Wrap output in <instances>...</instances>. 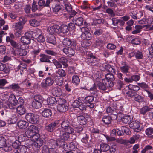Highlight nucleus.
<instances>
[{
  "label": "nucleus",
  "mask_w": 153,
  "mask_h": 153,
  "mask_svg": "<svg viewBox=\"0 0 153 153\" xmlns=\"http://www.w3.org/2000/svg\"><path fill=\"white\" fill-rule=\"evenodd\" d=\"M66 101L64 99L57 98V104H58L57 106L63 105L66 104Z\"/></svg>",
  "instance_id": "nucleus-61"
},
{
  "label": "nucleus",
  "mask_w": 153,
  "mask_h": 153,
  "mask_svg": "<svg viewBox=\"0 0 153 153\" xmlns=\"http://www.w3.org/2000/svg\"><path fill=\"white\" fill-rule=\"evenodd\" d=\"M25 134L27 137L28 138H33V139L34 138H36V136L38 135L33 132L28 130L25 132Z\"/></svg>",
  "instance_id": "nucleus-45"
},
{
  "label": "nucleus",
  "mask_w": 153,
  "mask_h": 153,
  "mask_svg": "<svg viewBox=\"0 0 153 153\" xmlns=\"http://www.w3.org/2000/svg\"><path fill=\"white\" fill-rule=\"evenodd\" d=\"M0 71H2L3 74H7L10 72V70L7 67L6 64L0 62Z\"/></svg>",
  "instance_id": "nucleus-28"
},
{
  "label": "nucleus",
  "mask_w": 153,
  "mask_h": 153,
  "mask_svg": "<svg viewBox=\"0 0 153 153\" xmlns=\"http://www.w3.org/2000/svg\"><path fill=\"white\" fill-rule=\"evenodd\" d=\"M113 105H114V107H115L114 108L116 110V111H117V115L119 114L121 115L122 114H124V109L123 108V106L117 105L116 103H114Z\"/></svg>",
  "instance_id": "nucleus-31"
},
{
  "label": "nucleus",
  "mask_w": 153,
  "mask_h": 153,
  "mask_svg": "<svg viewBox=\"0 0 153 153\" xmlns=\"http://www.w3.org/2000/svg\"><path fill=\"white\" fill-rule=\"evenodd\" d=\"M13 26L16 30L21 31L23 28V25L20 22L16 23Z\"/></svg>",
  "instance_id": "nucleus-64"
},
{
  "label": "nucleus",
  "mask_w": 153,
  "mask_h": 153,
  "mask_svg": "<svg viewBox=\"0 0 153 153\" xmlns=\"http://www.w3.org/2000/svg\"><path fill=\"white\" fill-rule=\"evenodd\" d=\"M81 37L83 40H89L91 39L92 35L88 29L86 28H85L84 31L82 32Z\"/></svg>",
  "instance_id": "nucleus-13"
},
{
  "label": "nucleus",
  "mask_w": 153,
  "mask_h": 153,
  "mask_svg": "<svg viewBox=\"0 0 153 153\" xmlns=\"http://www.w3.org/2000/svg\"><path fill=\"white\" fill-rule=\"evenodd\" d=\"M108 83L107 82V80L105 79H102V81H97L94 83L93 87H91L90 88V91H93L96 90L97 87L100 90L105 91L109 88H112L109 85H108Z\"/></svg>",
  "instance_id": "nucleus-1"
},
{
  "label": "nucleus",
  "mask_w": 153,
  "mask_h": 153,
  "mask_svg": "<svg viewBox=\"0 0 153 153\" xmlns=\"http://www.w3.org/2000/svg\"><path fill=\"white\" fill-rule=\"evenodd\" d=\"M140 123L138 121H133L129 124V126L134 130L135 132H139L141 130L140 128Z\"/></svg>",
  "instance_id": "nucleus-9"
},
{
  "label": "nucleus",
  "mask_w": 153,
  "mask_h": 153,
  "mask_svg": "<svg viewBox=\"0 0 153 153\" xmlns=\"http://www.w3.org/2000/svg\"><path fill=\"white\" fill-rule=\"evenodd\" d=\"M3 149L5 152H9L11 153H13V152H15V150L11 146H5V145L3 148Z\"/></svg>",
  "instance_id": "nucleus-56"
},
{
  "label": "nucleus",
  "mask_w": 153,
  "mask_h": 153,
  "mask_svg": "<svg viewBox=\"0 0 153 153\" xmlns=\"http://www.w3.org/2000/svg\"><path fill=\"white\" fill-rule=\"evenodd\" d=\"M70 134L64 131V132H63L62 134H60V138L63 140H67L70 138Z\"/></svg>",
  "instance_id": "nucleus-58"
},
{
  "label": "nucleus",
  "mask_w": 153,
  "mask_h": 153,
  "mask_svg": "<svg viewBox=\"0 0 153 153\" xmlns=\"http://www.w3.org/2000/svg\"><path fill=\"white\" fill-rule=\"evenodd\" d=\"M129 90H132L134 92H137L139 91L140 88L138 86L129 84L128 86Z\"/></svg>",
  "instance_id": "nucleus-52"
},
{
  "label": "nucleus",
  "mask_w": 153,
  "mask_h": 153,
  "mask_svg": "<svg viewBox=\"0 0 153 153\" xmlns=\"http://www.w3.org/2000/svg\"><path fill=\"white\" fill-rule=\"evenodd\" d=\"M25 118L27 121L32 124L37 123L39 119V116L33 113H27Z\"/></svg>",
  "instance_id": "nucleus-7"
},
{
  "label": "nucleus",
  "mask_w": 153,
  "mask_h": 153,
  "mask_svg": "<svg viewBox=\"0 0 153 153\" xmlns=\"http://www.w3.org/2000/svg\"><path fill=\"white\" fill-rule=\"evenodd\" d=\"M112 120V117L109 116H104L102 119V121L105 125L110 124Z\"/></svg>",
  "instance_id": "nucleus-37"
},
{
  "label": "nucleus",
  "mask_w": 153,
  "mask_h": 153,
  "mask_svg": "<svg viewBox=\"0 0 153 153\" xmlns=\"http://www.w3.org/2000/svg\"><path fill=\"white\" fill-rule=\"evenodd\" d=\"M57 98L51 97H48L47 99L48 104L51 105H54L57 104Z\"/></svg>",
  "instance_id": "nucleus-34"
},
{
  "label": "nucleus",
  "mask_w": 153,
  "mask_h": 153,
  "mask_svg": "<svg viewBox=\"0 0 153 153\" xmlns=\"http://www.w3.org/2000/svg\"><path fill=\"white\" fill-rule=\"evenodd\" d=\"M52 94L55 96L59 97L62 94V91L60 88L54 87L51 90Z\"/></svg>",
  "instance_id": "nucleus-23"
},
{
  "label": "nucleus",
  "mask_w": 153,
  "mask_h": 153,
  "mask_svg": "<svg viewBox=\"0 0 153 153\" xmlns=\"http://www.w3.org/2000/svg\"><path fill=\"white\" fill-rule=\"evenodd\" d=\"M86 55L87 57L86 59V61L89 65L98 66L100 65V60L92 53H87Z\"/></svg>",
  "instance_id": "nucleus-2"
},
{
  "label": "nucleus",
  "mask_w": 153,
  "mask_h": 153,
  "mask_svg": "<svg viewBox=\"0 0 153 153\" xmlns=\"http://www.w3.org/2000/svg\"><path fill=\"white\" fill-rule=\"evenodd\" d=\"M19 88V85L18 83H13L11 85H10L8 86L5 87L4 88L8 89H11L14 90H17Z\"/></svg>",
  "instance_id": "nucleus-50"
},
{
  "label": "nucleus",
  "mask_w": 153,
  "mask_h": 153,
  "mask_svg": "<svg viewBox=\"0 0 153 153\" xmlns=\"http://www.w3.org/2000/svg\"><path fill=\"white\" fill-rule=\"evenodd\" d=\"M58 60L65 68L68 67V66L67 64L68 60L65 57H61L58 59Z\"/></svg>",
  "instance_id": "nucleus-51"
},
{
  "label": "nucleus",
  "mask_w": 153,
  "mask_h": 153,
  "mask_svg": "<svg viewBox=\"0 0 153 153\" xmlns=\"http://www.w3.org/2000/svg\"><path fill=\"white\" fill-rule=\"evenodd\" d=\"M104 68L109 73L116 74V71L113 66H111L110 65L107 64L105 65Z\"/></svg>",
  "instance_id": "nucleus-33"
},
{
  "label": "nucleus",
  "mask_w": 153,
  "mask_h": 153,
  "mask_svg": "<svg viewBox=\"0 0 153 153\" xmlns=\"http://www.w3.org/2000/svg\"><path fill=\"white\" fill-rule=\"evenodd\" d=\"M8 41H6L7 43H10L11 45L14 48H17L19 47L18 44L13 40H10L9 39Z\"/></svg>",
  "instance_id": "nucleus-63"
},
{
  "label": "nucleus",
  "mask_w": 153,
  "mask_h": 153,
  "mask_svg": "<svg viewBox=\"0 0 153 153\" xmlns=\"http://www.w3.org/2000/svg\"><path fill=\"white\" fill-rule=\"evenodd\" d=\"M131 117L129 115H126L122 118V122L125 124H130L131 122Z\"/></svg>",
  "instance_id": "nucleus-42"
},
{
  "label": "nucleus",
  "mask_w": 153,
  "mask_h": 153,
  "mask_svg": "<svg viewBox=\"0 0 153 153\" xmlns=\"http://www.w3.org/2000/svg\"><path fill=\"white\" fill-rule=\"evenodd\" d=\"M27 129L28 130H29L32 132H33L36 134L38 135H39V134H38V133H39V132L38 127L34 125H32L29 126Z\"/></svg>",
  "instance_id": "nucleus-38"
},
{
  "label": "nucleus",
  "mask_w": 153,
  "mask_h": 153,
  "mask_svg": "<svg viewBox=\"0 0 153 153\" xmlns=\"http://www.w3.org/2000/svg\"><path fill=\"white\" fill-rule=\"evenodd\" d=\"M81 141L83 143L87 144L88 143L89 136L88 134L86 133H82L81 135Z\"/></svg>",
  "instance_id": "nucleus-35"
},
{
  "label": "nucleus",
  "mask_w": 153,
  "mask_h": 153,
  "mask_svg": "<svg viewBox=\"0 0 153 153\" xmlns=\"http://www.w3.org/2000/svg\"><path fill=\"white\" fill-rule=\"evenodd\" d=\"M145 133L147 136H150L151 138H153V135H152L153 134V128L150 127L147 128L145 130Z\"/></svg>",
  "instance_id": "nucleus-53"
},
{
  "label": "nucleus",
  "mask_w": 153,
  "mask_h": 153,
  "mask_svg": "<svg viewBox=\"0 0 153 153\" xmlns=\"http://www.w3.org/2000/svg\"><path fill=\"white\" fill-rule=\"evenodd\" d=\"M60 121L59 120H56L49 124H46L45 126V129L48 132H53L56 128L58 127L60 124Z\"/></svg>",
  "instance_id": "nucleus-6"
},
{
  "label": "nucleus",
  "mask_w": 153,
  "mask_h": 153,
  "mask_svg": "<svg viewBox=\"0 0 153 153\" xmlns=\"http://www.w3.org/2000/svg\"><path fill=\"white\" fill-rule=\"evenodd\" d=\"M76 148L77 146L73 142H71V143H68L66 144L65 149L72 150Z\"/></svg>",
  "instance_id": "nucleus-30"
},
{
  "label": "nucleus",
  "mask_w": 153,
  "mask_h": 153,
  "mask_svg": "<svg viewBox=\"0 0 153 153\" xmlns=\"http://www.w3.org/2000/svg\"><path fill=\"white\" fill-rule=\"evenodd\" d=\"M27 69V65L24 62H21L17 68H16V71H18L19 70L23 71V69Z\"/></svg>",
  "instance_id": "nucleus-59"
},
{
  "label": "nucleus",
  "mask_w": 153,
  "mask_h": 153,
  "mask_svg": "<svg viewBox=\"0 0 153 153\" xmlns=\"http://www.w3.org/2000/svg\"><path fill=\"white\" fill-rule=\"evenodd\" d=\"M32 106L36 109H39L41 107L42 104L44 101V98L41 95L36 94L33 97Z\"/></svg>",
  "instance_id": "nucleus-3"
},
{
  "label": "nucleus",
  "mask_w": 153,
  "mask_h": 153,
  "mask_svg": "<svg viewBox=\"0 0 153 153\" xmlns=\"http://www.w3.org/2000/svg\"><path fill=\"white\" fill-rule=\"evenodd\" d=\"M42 114L43 117H45L49 118L52 115V111L49 109L45 108L42 111Z\"/></svg>",
  "instance_id": "nucleus-27"
},
{
  "label": "nucleus",
  "mask_w": 153,
  "mask_h": 153,
  "mask_svg": "<svg viewBox=\"0 0 153 153\" xmlns=\"http://www.w3.org/2000/svg\"><path fill=\"white\" fill-rule=\"evenodd\" d=\"M72 82L76 85L78 84L80 82V79L79 77L76 75H74L72 77Z\"/></svg>",
  "instance_id": "nucleus-62"
},
{
  "label": "nucleus",
  "mask_w": 153,
  "mask_h": 153,
  "mask_svg": "<svg viewBox=\"0 0 153 153\" xmlns=\"http://www.w3.org/2000/svg\"><path fill=\"white\" fill-rule=\"evenodd\" d=\"M100 147L102 151L106 152L110 149V146L107 144L102 143L100 145Z\"/></svg>",
  "instance_id": "nucleus-43"
},
{
  "label": "nucleus",
  "mask_w": 153,
  "mask_h": 153,
  "mask_svg": "<svg viewBox=\"0 0 153 153\" xmlns=\"http://www.w3.org/2000/svg\"><path fill=\"white\" fill-rule=\"evenodd\" d=\"M85 104L90 108H93L95 105L94 102V97L93 96H88L85 97Z\"/></svg>",
  "instance_id": "nucleus-12"
},
{
  "label": "nucleus",
  "mask_w": 153,
  "mask_h": 153,
  "mask_svg": "<svg viewBox=\"0 0 153 153\" xmlns=\"http://www.w3.org/2000/svg\"><path fill=\"white\" fill-rule=\"evenodd\" d=\"M77 121L81 125H85L87 122V119L82 115H80L77 117Z\"/></svg>",
  "instance_id": "nucleus-26"
},
{
  "label": "nucleus",
  "mask_w": 153,
  "mask_h": 153,
  "mask_svg": "<svg viewBox=\"0 0 153 153\" xmlns=\"http://www.w3.org/2000/svg\"><path fill=\"white\" fill-rule=\"evenodd\" d=\"M28 149V147L25 146L23 145H21V146L19 147V149H16L17 151L19 153H26Z\"/></svg>",
  "instance_id": "nucleus-49"
},
{
  "label": "nucleus",
  "mask_w": 153,
  "mask_h": 153,
  "mask_svg": "<svg viewBox=\"0 0 153 153\" xmlns=\"http://www.w3.org/2000/svg\"><path fill=\"white\" fill-rule=\"evenodd\" d=\"M50 4V0H46V1L45 0H39L38 2L39 7H40L41 10L45 7H49Z\"/></svg>",
  "instance_id": "nucleus-19"
},
{
  "label": "nucleus",
  "mask_w": 153,
  "mask_h": 153,
  "mask_svg": "<svg viewBox=\"0 0 153 153\" xmlns=\"http://www.w3.org/2000/svg\"><path fill=\"white\" fill-rule=\"evenodd\" d=\"M17 51V54L20 56H26L27 54V51L25 49L18 48Z\"/></svg>",
  "instance_id": "nucleus-54"
},
{
  "label": "nucleus",
  "mask_w": 153,
  "mask_h": 153,
  "mask_svg": "<svg viewBox=\"0 0 153 153\" xmlns=\"http://www.w3.org/2000/svg\"><path fill=\"white\" fill-rule=\"evenodd\" d=\"M39 7V5L37 4L36 2L34 1L32 5L31 10L32 11L34 12L37 10H38L39 11H41V10Z\"/></svg>",
  "instance_id": "nucleus-44"
},
{
  "label": "nucleus",
  "mask_w": 153,
  "mask_h": 153,
  "mask_svg": "<svg viewBox=\"0 0 153 153\" xmlns=\"http://www.w3.org/2000/svg\"><path fill=\"white\" fill-rule=\"evenodd\" d=\"M135 57L137 59L140 60L143 58V53L139 50L135 51Z\"/></svg>",
  "instance_id": "nucleus-48"
},
{
  "label": "nucleus",
  "mask_w": 153,
  "mask_h": 153,
  "mask_svg": "<svg viewBox=\"0 0 153 153\" xmlns=\"http://www.w3.org/2000/svg\"><path fill=\"white\" fill-rule=\"evenodd\" d=\"M114 105L113 107L109 106L106 109V111L108 114L109 115H114L116 117V118H117V112L115 109Z\"/></svg>",
  "instance_id": "nucleus-22"
},
{
  "label": "nucleus",
  "mask_w": 153,
  "mask_h": 153,
  "mask_svg": "<svg viewBox=\"0 0 153 153\" xmlns=\"http://www.w3.org/2000/svg\"><path fill=\"white\" fill-rule=\"evenodd\" d=\"M64 131L69 134H71L74 133V129L71 126L69 125L64 130Z\"/></svg>",
  "instance_id": "nucleus-60"
},
{
  "label": "nucleus",
  "mask_w": 153,
  "mask_h": 153,
  "mask_svg": "<svg viewBox=\"0 0 153 153\" xmlns=\"http://www.w3.org/2000/svg\"><path fill=\"white\" fill-rule=\"evenodd\" d=\"M28 32L32 38V39H36L42 33L41 30L39 29L36 30L34 31H28Z\"/></svg>",
  "instance_id": "nucleus-20"
},
{
  "label": "nucleus",
  "mask_w": 153,
  "mask_h": 153,
  "mask_svg": "<svg viewBox=\"0 0 153 153\" xmlns=\"http://www.w3.org/2000/svg\"><path fill=\"white\" fill-rule=\"evenodd\" d=\"M105 79L107 80L108 85L112 87L114 85V81L115 79L114 75L112 74V73H107L105 76Z\"/></svg>",
  "instance_id": "nucleus-10"
},
{
  "label": "nucleus",
  "mask_w": 153,
  "mask_h": 153,
  "mask_svg": "<svg viewBox=\"0 0 153 153\" xmlns=\"http://www.w3.org/2000/svg\"><path fill=\"white\" fill-rule=\"evenodd\" d=\"M40 61L42 62H47L50 63V59L51 58V56L46 55L44 54H41L39 55Z\"/></svg>",
  "instance_id": "nucleus-24"
},
{
  "label": "nucleus",
  "mask_w": 153,
  "mask_h": 153,
  "mask_svg": "<svg viewBox=\"0 0 153 153\" xmlns=\"http://www.w3.org/2000/svg\"><path fill=\"white\" fill-rule=\"evenodd\" d=\"M9 102L13 105L16 106L18 105H24V100L22 97H19L17 100L15 96L13 94H11L8 98Z\"/></svg>",
  "instance_id": "nucleus-5"
},
{
  "label": "nucleus",
  "mask_w": 153,
  "mask_h": 153,
  "mask_svg": "<svg viewBox=\"0 0 153 153\" xmlns=\"http://www.w3.org/2000/svg\"><path fill=\"white\" fill-rule=\"evenodd\" d=\"M150 109L151 108H149L148 106L146 105L140 109V113L142 115H145L146 113L149 111Z\"/></svg>",
  "instance_id": "nucleus-47"
},
{
  "label": "nucleus",
  "mask_w": 153,
  "mask_h": 153,
  "mask_svg": "<svg viewBox=\"0 0 153 153\" xmlns=\"http://www.w3.org/2000/svg\"><path fill=\"white\" fill-rule=\"evenodd\" d=\"M17 124L20 129H25L28 126L29 123L25 121L20 120L17 122Z\"/></svg>",
  "instance_id": "nucleus-25"
},
{
  "label": "nucleus",
  "mask_w": 153,
  "mask_h": 153,
  "mask_svg": "<svg viewBox=\"0 0 153 153\" xmlns=\"http://www.w3.org/2000/svg\"><path fill=\"white\" fill-rule=\"evenodd\" d=\"M103 33V30L101 27H98L97 28H95V30L94 33V34L96 36H99L102 35Z\"/></svg>",
  "instance_id": "nucleus-57"
},
{
  "label": "nucleus",
  "mask_w": 153,
  "mask_h": 153,
  "mask_svg": "<svg viewBox=\"0 0 153 153\" xmlns=\"http://www.w3.org/2000/svg\"><path fill=\"white\" fill-rule=\"evenodd\" d=\"M62 43L64 45L66 46L75 47L76 45L75 40L68 38H64L62 41Z\"/></svg>",
  "instance_id": "nucleus-15"
},
{
  "label": "nucleus",
  "mask_w": 153,
  "mask_h": 153,
  "mask_svg": "<svg viewBox=\"0 0 153 153\" xmlns=\"http://www.w3.org/2000/svg\"><path fill=\"white\" fill-rule=\"evenodd\" d=\"M47 42L53 45H55L56 43V39L55 36L52 35H50L48 36L47 39Z\"/></svg>",
  "instance_id": "nucleus-39"
},
{
  "label": "nucleus",
  "mask_w": 153,
  "mask_h": 153,
  "mask_svg": "<svg viewBox=\"0 0 153 153\" xmlns=\"http://www.w3.org/2000/svg\"><path fill=\"white\" fill-rule=\"evenodd\" d=\"M73 21L75 24L77 26H82L86 25V22L85 20H84L83 18L81 17L74 19Z\"/></svg>",
  "instance_id": "nucleus-16"
},
{
  "label": "nucleus",
  "mask_w": 153,
  "mask_h": 153,
  "mask_svg": "<svg viewBox=\"0 0 153 153\" xmlns=\"http://www.w3.org/2000/svg\"><path fill=\"white\" fill-rule=\"evenodd\" d=\"M25 137L23 135H20L18 137V140H16L13 142L12 147L13 149H15L14 150H16L19 148V147L21 146V141L23 142L25 140Z\"/></svg>",
  "instance_id": "nucleus-8"
},
{
  "label": "nucleus",
  "mask_w": 153,
  "mask_h": 153,
  "mask_svg": "<svg viewBox=\"0 0 153 153\" xmlns=\"http://www.w3.org/2000/svg\"><path fill=\"white\" fill-rule=\"evenodd\" d=\"M57 109L60 112H65L68 110V105L65 104L62 105L57 106Z\"/></svg>",
  "instance_id": "nucleus-40"
},
{
  "label": "nucleus",
  "mask_w": 153,
  "mask_h": 153,
  "mask_svg": "<svg viewBox=\"0 0 153 153\" xmlns=\"http://www.w3.org/2000/svg\"><path fill=\"white\" fill-rule=\"evenodd\" d=\"M35 140L33 143V146L36 149H38L43 144V140L42 139L40 138H34Z\"/></svg>",
  "instance_id": "nucleus-21"
},
{
  "label": "nucleus",
  "mask_w": 153,
  "mask_h": 153,
  "mask_svg": "<svg viewBox=\"0 0 153 153\" xmlns=\"http://www.w3.org/2000/svg\"><path fill=\"white\" fill-rule=\"evenodd\" d=\"M123 66L120 67L121 72L123 74H126L127 76H128L129 74H127L129 73V70L130 68L129 65L126 64V62H124L123 64Z\"/></svg>",
  "instance_id": "nucleus-18"
},
{
  "label": "nucleus",
  "mask_w": 153,
  "mask_h": 153,
  "mask_svg": "<svg viewBox=\"0 0 153 153\" xmlns=\"http://www.w3.org/2000/svg\"><path fill=\"white\" fill-rule=\"evenodd\" d=\"M61 33H62L64 34L67 33L69 31L67 25L63 24L60 26Z\"/></svg>",
  "instance_id": "nucleus-46"
},
{
  "label": "nucleus",
  "mask_w": 153,
  "mask_h": 153,
  "mask_svg": "<svg viewBox=\"0 0 153 153\" xmlns=\"http://www.w3.org/2000/svg\"><path fill=\"white\" fill-rule=\"evenodd\" d=\"M56 142V140H55L54 139H51L49 140L48 143L51 147L56 148H57Z\"/></svg>",
  "instance_id": "nucleus-55"
},
{
  "label": "nucleus",
  "mask_w": 153,
  "mask_h": 153,
  "mask_svg": "<svg viewBox=\"0 0 153 153\" xmlns=\"http://www.w3.org/2000/svg\"><path fill=\"white\" fill-rule=\"evenodd\" d=\"M63 52L68 57L74 56L75 53V50L70 47L65 48L63 49Z\"/></svg>",
  "instance_id": "nucleus-17"
},
{
  "label": "nucleus",
  "mask_w": 153,
  "mask_h": 153,
  "mask_svg": "<svg viewBox=\"0 0 153 153\" xmlns=\"http://www.w3.org/2000/svg\"><path fill=\"white\" fill-rule=\"evenodd\" d=\"M56 141L57 148L63 147L65 149L66 145V143L65 140L60 138L56 140Z\"/></svg>",
  "instance_id": "nucleus-32"
},
{
  "label": "nucleus",
  "mask_w": 153,
  "mask_h": 153,
  "mask_svg": "<svg viewBox=\"0 0 153 153\" xmlns=\"http://www.w3.org/2000/svg\"><path fill=\"white\" fill-rule=\"evenodd\" d=\"M23 105H19L16 108L17 112L21 115L24 114L25 112V109Z\"/></svg>",
  "instance_id": "nucleus-41"
},
{
  "label": "nucleus",
  "mask_w": 153,
  "mask_h": 153,
  "mask_svg": "<svg viewBox=\"0 0 153 153\" xmlns=\"http://www.w3.org/2000/svg\"><path fill=\"white\" fill-rule=\"evenodd\" d=\"M48 30L51 34H56L61 33L60 26L57 24L53 25Z\"/></svg>",
  "instance_id": "nucleus-14"
},
{
  "label": "nucleus",
  "mask_w": 153,
  "mask_h": 153,
  "mask_svg": "<svg viewBox=\"0 0 153 153\" xmlns=\"http://www.w3.org/2000/svg\"><path fill=\"white\" fill-rule=\"evenodd\" d=\"M135 101L139 104L145 102V98L141 95H139L137 94L134 97Z\"/></svg>",
  "instance_id": "nucleus-36"
},
{
  "label": "nucleus",
  "mask_w": 153,
  "mask_h": 153,
  "mask_svg": "<svg viewBox=\"0 0 153 153\" xmlns=\"http://www.w3.org/2000/svg\"><path fill=\"white\" fill-rule=\"evenodd\" d=\"M32 38L28 32L25 33V36H22L21 38V41L24 45H28L31 42Z\"/></svg>",
  "instance_id": "nucleus-11"
},
{
  "label": "nucleus",
  "mask_w": 153,
  "mask_h": 153,
  "mask_svg": "<svg viewBox=\"0 0 153 153\" xmlns=\"http://www.w3.org/2000/svg\"><path fill=\"white\" fill-rule=\"evenodd\" d=\"M57 76L56 73H53L51 76L47 77L45 79V82H42L41 83V87L44 89H46L48 87L52 86L54 83L55 80L53 79Z\"/></svg>",
  "instance_id": "nucleus-4"
},
{
  "label": "nucleus",
  "mask_w": 153,
  "mask_h": 153,
  "mask_svg": "<svg viewBox=\"0 0 153 153\" xmlns=\"http://www.w3.org/2000/svg\"><path fill=\"white\" fill-rule=\"evenodd\" d=\"M17 120V117L16 115L12 114L9 116L8 119L9 123L13 124L15 123Z\"/></svg>",
  "instance_id": "nucleus-29"
}]
</instances>
